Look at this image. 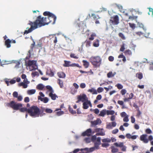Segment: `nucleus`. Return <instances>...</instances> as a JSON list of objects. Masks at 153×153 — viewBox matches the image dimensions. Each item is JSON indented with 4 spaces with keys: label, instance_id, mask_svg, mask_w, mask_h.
I'll use <instances>...</instances> for the list:
<instances>
[{
    "label": "nucleus",
    "instance_id": "obj_6",
    "mask_svg": "<svg viewBox=\"0 0 153 153\" xmlns=\"http://www.w3.org/2000/svg\"><path fill=\"white\" fill-rule=\"evenodd\" d=\"M147 135L146 134H143L140 137V139L144 143H146L149 142V141H151L153 139V136L151 135H149L148 139L147 138Z\"/></svg>",
    "mask_w": 153,
    "mask_h": 153
},
{
    "label": "nucleus",
    "instance_id": "obj_11",
    "mask_svg": "<svg viewBox=\"0 0 153 153\" xmlns=\"http://www.w3.org/2000/svg\"><path fill=\"white\" fill-rule=\"evenodd\" d=\"M83 108L84 109H87L89 107V106L90 107H92V105L90 100H88V99L85 102H83Z\"/></svg>",
    "mask_w": 153,
    "mask_h": 153
},
{
    "label": "nucleus",
    "instance_id": "obj_33",
    "mask_svg": "<svg viewBox=\"0 0 153 153\" xmlns=\"http://www.w3.org/2000/svg\"><path fill=\"white\" fill-rule=\"evenodd\" d=\"M36 91L35 89H31L27 91V94L30 95L33 94L35 93Z\"/></svg>",
    "mask_w": 153,
    "mask_h": 153
},
{
    "label": "nucleus",
    "instance_id": "obj_3",
    "mask_svg": "<svg viewBox=\"0 0 153 153\" xmlns=\"http://www.w3.org/2000/svg\"><path fill=\"white\" fill-rule=\"evenodd\" d=\"M100 140L101 138L100 137H98L96 141L94 142V147L90 148H85L84 149H81L80 151H82L83 150H85L88 152H91L96 149H99V145L101 144Z\"/></svg>",
    "mask_w": 153,
    "mask_h": 153
},
{
    "label": "nucleus",
    "instance_id": "obj_35",
    "mask_svg": "<svg viewBox=\"0 0 153 153\" xmlns=\"http://www.w3.org/2000/svg\"><path fill=\"white\" fill-rule=\"evenodd\" d=\"M64 64L63 65V66L64 67H69L70 66L71 64H70V62L67 61H64Z\"/></svg>",
    "mask_w": 153,
    "mask_h": 153
},
{
    "label": "nucleus",
    "instance_id": "obj_59",
    "mask_svg": "<svg viewBox=\"0 0 153 153\" xmlns=\"http://www.w3.org/2000/svg\"><path fill=\"white\" fill-rule=\"evenodd\" d=\"M80 87L82 88H85L86 87V85L85 83H81L80 85Z\"/></svg>",
    "mask_w": 153,
    "mask_h": 153
},
{
    "label": "nucleus",
    "instance_id": "obj_18",
    "mask_svg": "<svg viewBox=\"0 0 153 153\" xmlns=\"http://www.w3.org/2000/svg\"><path fill=\"white\" fill-rule=\"evenodd\" d=\"M45 111L46 113L51 114L52 113L53 110L50 108H43L42 111H41V112L42 113L43 111Z\"/></svg>",
    "mask_w": 153,
    "mask_h": 153
},
{
    "label": "nucleus",
    "instance_id": "obj_31",
    "mask_svg": "<svg viewBox=\"0 0 153 153\" xmlns=\"http://www.w3.org/2000/svg\"><path fill=\"white\" fill-rule=\"evenodd\" d=\"M56 18L55 19V21L54 22V18H52V19H50L49 20L46 22V23H47V25H48L49 23H51L52 24H54L55 23L56 20Z\"/></svg>",
    "mask_w": 153,
    "mask_h": 153
},
{
    "label": "nucleus",
    "instance_id": "obj_36",
    "mask_svg": "<svg viewBox=\"0 0 153 153\" xmlns=\"http://www.w3.org/2000/svg\"><path fill=\"white\" fill-rule=\"evenodd\" d=\"M96 36V35L95 33H92L90 37L88 38V40L92 41L94 39V37Z\"/></svg>",
    "mask_w": 153,
    "mask_h": 153
},
{
    "label": "nucleus",
    "instance_id": "obj_2",
    "mask_svg": "<svg viewBox=\"0 0 153 153\" xmlns=\"http://www.w3.org/2000/svg\"><path fill=\"white\" fill-rule=\"evenodd\" d=\"M41 112L39 108L36 106L33 105L28 109V113L31 117H39Z\"/></svg>",
    "mask_w": 153,
    "mask_h": 153
},
{
    "label": "nucleus",
    "instance_id": "obj_52",
    "mask_svg": "<svg viewBox=\"0 0 153 153\" xmlns=\"http://www.w3.org/2000/svg\"><path fill=\"white\" fill-rule=\"evenodd\" d=\"M103 91V88L102 87H99L97 88V91L98 93H100L102 92Z\"/></svg>",
    "mask_w": 153,
    "mask_h": 153
},
{
    "label": "nucleus",
    "instance_id": "obj_4",
    "mask_svg": "<svg viewBox=\"0 0 153 153\" xmlns=\"http://www.w3.org/2000/svg\"><path fill=\"white\" fill-rule=\"evenodd\" d=\"M90 61L94 67H99L101 64L102 59L99 56H92L90 58Z\"/></svg>",
    "mask_w": 153,
    "mask_h": 153
},
{
    "label": "nucleus",
    "instance_id": "obj_57",
    "mask_svg": "<svg viewBox=\"0 0 153 153\" xmlns=\"http://www.w3.org/2000/svg\"><path fill=\"white\" fill-rule=\"evenodd\" d=\"M124 44H123L121 46V48L120 49V51H124L125 49V48H124Z\"/></svg>",
    "mask_w": 153,
    "mask_h": 153
},
{
    "label": "nucleus",
    "instance_id": "obj_34",
    "mask_svg": "<svg viewBox=\"0 0 153 153\" xmlns=\"http://www.w3.org/2000/svg\"><path fill=\"white\" fill-rule=\"evenodd\" d=\"M106 114V110L104 109L100 111L99 116L101 117H104Z\"/></svg>",
    "mask_w": 153,
    "mask_h": 153
},
{
    "label": "nucleus",
    "instance_id": "obj_54",
    "mask_svg": "<svg viewBox=\"0 0 153 153\" xmlns=\"http://www.w3.org/2000/svg\"><path fill=\"white\" fill-rule=\"evenodd\" d=\"M38 75V73L37 71H35L34 72H33L31 73V75H32V77H35V76L37 75Z\"/></svg>",
    "mask_w": 153,
    "mask_h": 153
},
{
    "label": "nucleus",
    "instance_id": "obj_22",
    "mask_svg": "<svg viewBox=\"0 0 153 153\" xmlns=\"http://www.w3.org/2000/svg\"><path fill=\"white\" fill-rule=\"evenodd\" d=\"M101 123V121L100 119L98 118L96 120L91 122V124H100Z\"/></svg>",
    "mask_w": 153,
    "mask_h": 153
},
{
    "label": "nucleus",
    "instance_id": "obj_63",
    "mask_svg": "<svg viewBox=\"0 0 153 153\" xmlns=\"http://www.w3.org/2000/svg\"><path fill=\"white\" fill-rule=\"evenodd\" d=\"M93 111H94V112L96 114H98L99 112V110L97 108H96V109H93Z\"/></svg>",
    "mask_w": 153,
    "mask_h": 153
},
{
    "label": "nucleus",
    "instance_id": "obj_49",
    "mask_svg": "<svg viewBox=\"0 0 153 153\" xmlns=\"http://www.w3.org/2000/svg\"><path fill=\"white\" fill-rule=\"evenodd\" d=\"M119 19L118 16L115 15V25H117L119 23Z\"/></svg>",
    "mask_w": 153,
    "mask_h": 153
},
{
    "label": "nucleus",
    "instance_id": "obj_8",
    "mask_svg": "<svg viewBox=\"0 0 153 153\" xmlns=\"http://www.w3.org/2000/svg\"><path fill=\"white\" fill-rule=\"evenodd\" d=\"M28 66H32V70H35L38 67L36 65V61L34 60H29L27 63Z\"/></svg>",
    "mask_w": 153,
    "mask_h": 153
},
{
    "label": "nucleus",
    "instance_id": "obj_5",
    "mask_svg": "<svg viewBox=\"0 0 153 153\" xmlns=\"http://www.w3.org/2000/svg\"><path fill=\"white\" fill-rule=\"evenodd\" d=\"M9 106L15 110H18L22 107V105L21 103H16L14 101H12L8 104Z\"/></svg>",
    "mask_w": 153,
    "mask_h": 153
},
{
    "label": "nucleus",
    "instance_id": "obj_51",
    "mask_svg": "<svg viewBox=\"0 0 153 153\" xmlns=\"http://www.w3.org/2000/svg\"><path fill=\"white\" fill-rule=\"evenodd\" d=\"M126 92L127 91L125 89H123L121 90L120 93L122 95H124L126 93Z\"/></svg>",
    "mask_w": 153,
    "mask_h": 153
},
{
    "label": "nucleus",
    "instance_id": "obj_48",
    "mask_svg": "<svg viewBox=\"0 0 153 153\" xmlns=\"http://www.w3.org/2000/svg\"><path fill=\"white\" fill-rule=\"evenodd\" d=\"M117 88L119 89H121L123 88V86L121 84H118L115 85Z\"/></svg>",
    "mask_w": 153,
    "mask_h": 153
},
{
    "label": "nucleus",
    "instance_id": "obj_29",
    "mask_svg": "<svg viewBox=\"0 0 153 153\" xmlns=\"http://www.w3.org/2000/svg\"><path fill=\"white\" fill-rule=\"evenodd\" d=\"M88 91L92 93V94H97V91L94 88H92L91 89H89L88 90Z\"/></svg>",
    "mask_w": 153,
    "mask_h": 153
},
{
    "label": "nucleus",
    "instance_id": "obj_20",
    "mask_svg": "<svg viewBox=\"0 0 153 153\" xmlns=\"http://www.w3.org/2000/svg\"><path fill=\"white\" fill-rule=\"evenodd\" d=\"M53 92H50L49 95L52 100H55L56 99V97H58L55 94H53Z\"/></svg>",
    "mask_w": 153,
    "mask_h": 153
},
{
    "label": "nucleus",
    "instance_id": "obj_61",
    "mask_svg": "<svg viewBox=\"0 0 153 153\" xmlns=\"http://www.w3.org/2000/svg\"><path fill=\"white\" fill-rule=\"evenodd\" d=\"M35 44V42L34 41H33V43L30 46V49L31 51H33V48L34 47Z\"/></svg>",
    "mask_w": 153,
    "mask_h": 153
},
{
    "label": "nucleus",
    "instance_id": "obj_43",
    "mask_svg": "<svg viewBox=\"0 0 153 153\" xmlns=\"http://www.w3.org/2000/svg\"><path fill=\"white\" fill-rule=\"evenodd\" d=\"M28 109L26 108H22L19 109L20 111L22 112H27L28 113Z\"/></svg>",
    "mask_w": 153,
    "mask_h": 153
},
{
    "label": "nucleus",
    "instance_id": "obj_9",
    "mask_svg": "<svg viewBox=\"0 0 153 153\" xmlns=\"http://www.w3.org/2000/svg\"><path fill=\"white\" fill-rule=\"evenodd\" d=\"M77 99L78 100L76 102V103H78L80 101L83 102L88 99L86 95L84 94L78 95Z\"/></svg>",
    "mask_w": 153,
    "mask_h": 153
},
{
    "label": "nucleus",
    "instance_id": "obj_44",
    "mask_svg": "<svg viewBox=\"0 0 153 153\" xmlns=\"http://www.w3.org/2000/svg\"><path fill=\"white\" fill-rule=\"evenodd\" d=\"M70 66L71 67H79L80 68H82V66H79V65L76 63H73L71 64Z\"/></svg>",
    "mask_w": 153,
    "mask_h": 153
},
{
    "label": "nucleus",
    "instance_id": "obj_64",
    "mask_svg": "<svg viewBox=\"0 0 153 153\" xmlns=\"http://www.w3.org/2000/svg\"><path fill=\"white\" fill-rule=\"evenodd\" d=\"M30 101L29 98L28 97H26L24 99V102H29Z\"/></svg>",
    "mask_w": 153,
    "mask_h": 153
},
{
    "label": "nucleus",
    "instance_id": "obj_24",
    "mask_svg": "<svg viewBox=\"0 0 153 153\" xmlns=\"http://www.w3.org/2000/svg\"><path fill=\"white\" fill-rule=\"evenodd\" d=\"M5 82L7 84V86H9V83L10 82L11 84H14L16 82V81L15 80L12 79L10 80V81H8L7 80H5Z\"/></svg>",
    "mask_w": 153,
    "mask_h": 153
},
{
    "label": "nucleus",
    "instance_id": "obj_41",
    "mask_svg": "<svg viewBox=\"0 0 153 153\" xmlns=\"http://www.w3.org/2000/svg\"><path fill=\"white\" fill-rule=\"evenodd\" d=\"M58 83L60 87L61 88H62L63 87V84L62 81L60 79H58Z\"/></svg>",
    "mask_w": 153,
    "mask_h": 153
},
{
    "label": "nucleus",
    "instance_id": "obj_42",
    "mask_svg": "<svg viewBox=\"0 0 153 153\" xmlns=\"http://www.w3.org/2000/svg\"><path fill=\"white\" fill-rule=\"evenodd\" d=\"M46 88L49 90V91L50 92H53V90L52 88L50 85H47L46 86Z\"/></svg>",
    "mask_w": 153,
    "mask_h": 153
},
{
    "label": "nucleus",
    "instance_id": "obj_27",
    "mask_svg": "<svg viewBox=\"0 0 153 153\" xmlns=\"http://www.w3.org/2000/svg\"><path fill=\"white\" fill-rule=\"evenodd\" d=\"M136 111H137V112L136 115V117L137 118L139 119L140 118V117L141 116L142 114V112L140 111L139 109H137Z\"/></svg>",
    "mask_w": 153,
    "mask_h": 153
},
{
    "label": "nucleus",
    "instance_id": "obj_38",
    "mask_svg": "<svg viewBox=\"0 0 153 153\" xmlns=\"http://www.w3.org/2000/svg\"><path fill=\"white\" fill-rule=\"evenodd\" d=\"M118 58H122V60L124 62H125L126 61L125 57L123 54L119 55L118 56Z\"/></svg>",
    "mask_w": 153,
    "mask_h": 153
},
{
    "label": "nucleus",
    "instance_id": "obj_55",
    "mask_svg": "<svg viewBox=\"0 0 153 153\" xmlns=\"http://www.w3.org/2000/svg\"><path fill=\"white\" fill-rule=\"evenodd\" d=\"M69 111L72 114H74L76 113V111L74 110L72 108H69Z\"/></svg>",
    "mask_w": 153,
    "mask_h": 153
},
{
    "label": "nucleus",
    "instance_id": "obj_47",
    "mask_svg": "<svg viewBox=\"0 0 153 153\" xmlns=\"http://www.w3.org/2000/svg\"><path fill=\"white\" fill-rule=\"evenodd\" d=\"M70 56L71 58H74L75 59H78V57L77 56H76L75 54L73 53H71V54Z\"/></svg>",
    "mask_w": 153,
    "mask_h": 153
},
{
    "label": "nucleus",
    "instance_id": "obj_50",
    "mask_svg": "<svg viewBox=\"0 0 153 153\" xmlns=\"http://www.w3.org/2000/svg\"><path fill=\"white\" fill-rule=\"evenodd\" d=\"M128 24L130 26V27H131L132 29H134L135 28V24L133 23H129Z\"/></svg>",
    "mask_w": 153,
    "mask_h": 153
},
{
    "label": "nucleus",
    "instance_id": "obj_23",
    "mask_svg": "<svg viewBox=\"0 0 153 153\" xmlns=\"http://www.w3.org/2000/svg\"><path fill=\"white\" fill-rule=\"evenodd\" d=\"M111 140L112 142H114L115 140L114 138L112 137L111 138V140L107 138L102 139V141L103 143H108L110 142Z\"/></svg>",
    "mask_w": 153,
    "mask_h": 153
},
{
    "label": "nucleus",
    "instance_id": "obj_21",
    "mask_svg": "<svg viewBox=\"0 0 153 153\" xmlns=\"http://www.w3.org/2000/svg\"><path fill=\"white\" fill-rule=\"evenodd\" d=\"M11 40L9 39L6 40L5 42V45L7 48H9L11 47Z\"/></svg>",
    "mask_w": 153,
    "mask_h": 153
},
{
    "label": "nucleus",
    "instance_id": "obj_62",
    "mask_svg": "<svg viewBox=\"0 0 153 153\" xmlns=\"http://www.w3.org/2000/svg\"><path fill=\"white\" fill-rule=\"evenodd\" d=\"M146 133L148 134H150L152 133L151 130L149 128H147L146 130Z\"/></svg>",
    "mask_w": 153,
    "mask_h": 153
},
{
    "label": "nucleus",
    "instance_id": "obj_58",
    "mask_svg": "<svg viewBox=\"0 0 153 153\" xmlns=\"http://www.w3.org/2000/svg\"><path fill=\"white\" fill-rule=\"evenodd\" d=\"M64 114L63 111H59L56 112V115L58 116H59Z\"/></svg>",
    "mask_w": 153,
    "mask_h": 153
},
{
    "label": "nucleus",
    "instance_id": "obj_45",
    "mask_svg": "<svg viewBox=\"0 0 153 153\" xmlns=\"http://www.w3.org/2000/svg\"><path fill=\"white\" fill-rule=\"evenodd\" d=\"M136 76L139 79H141L143 78V75L141 73H137Z\"/></svg>",
    "mask_w": 153,
    "mask_h": 153
},
{
    "label": "nucleus",
    "instance_id": "obj_60",
    "mask_svg": "<svg viewBox=\"0 0 153 153\" xmlns=\"http://www.w3.org/2000/svg\"><path fill=\"white\" fill-rule=\"evenodd\" d=\"M13 95L14 97L17 98L18 96V93L16 91H14L13 93Z\"/></svg>",
    "mask_w": 153,
    "mask_h": 153
},
{
    "label": "nucleus",
    "instance_id": "obj_39",
    "mask_svg": "<svg viewBox=\"0 0 153 153\" xmlns=\"http://www.w3.org/2000/svg\"><path fill=\"white\" fill-rule=\"evenodd\" d=\"M86 43V46L87 47H88L91 46V41L88 39H87L85 42Z\"/></svg>",
    "mask_w": 153,
    "mask_h": 153
},
{
    "label": "nucleus",
    "instance_id": "obj_46",
    "mask_svg": "<svg viewBox=\"0 0 153 153\" xmlns=\"http://www.w3.org/2000/svg\"><path fill=\"white\" fill-rule=\"evenodd\" d=\"M116 6L120 11L121 12L123 11V7L122 6L118 4H117Z\"/></svg>",
    "mask_w": 153,
    "mask_h": 153
},
{
    "label": "nucleus",
    "instance_id": "obj_32",
    "mask_svg": "<svg viewBox=\"0 0 153 153\" xmlns=\"http://www.w3.org/2000/svg\"><path fill=\"white\" fill-rule=\"evenodd\" d=\"M44 88V86L42 84H39L36 86V88L40 90H42Z\"/></svg>",
    "mask_w": 153,
    "mask_h": 153
},
{
    "label": "nucleus",
    "instance_id": "obj_30",
    "mask_svg": "<svg viewBox=\"0 0 153 153\" xmlns=\"http://www.w3.org/2000/svg\"><path fill=\"white\" fill-rule=\"evenodd\" d=\"M58 75L59 78H64L65 77V74L63 72H59L57 73Z\"/></svg>",
    "mask_w": 153,
    "mask_h": 153
},
{
    "label": "nucleus",
    "instance_id": "obj_37",
    "mask_svg": "<svg viewBox=\"0 0 153 153\" xmlns=\"http://www.w3.org/2000/svg\"><path fill=\"white\" fill-rule=\"evenodd\" d=\"M114 113V111L106 110V113L107 115H113Z\"/></svg>",
    "mask_w": 153,
    "mask_h": 153
},
{
    "label": "nucleus",
    "instance_id": "obj_40",
    "mask_svg": "<svg viewBox=\"0 0 153 153\" xmlns=\"http://www.w3.org/2000/svg\"><path fill=\"white\" fill-rule=\"evenodd\" d=\"M123 143V142H120L119 143H115V146L121 148L122 147Z\"/></svg>",
    "mask_w": 153,
    "mask_h": 153
},
{
    "label": "nucleus",
    "instance_id": "obj_7",
    "mask_svg": "<svg viewBox=\"0 0 153 153\" xmlns=\"http://www.w3.org/2000/svg\"><path fill=\"white\" fill-rule=\"evenodd\" d=\"M43 14L44 16H48V17H44L45 19L47 22L49 20L52 19V18H54L53 19L54 22L55 21V20L56 18V16L52 13L48 11H45L44 12Z\"/></svg>",
    "mask_w": 153,
    "mask_h": 153
},
{
    "label": "nucleus",
    "instance_id": "obj_25",
    "mask_svg": "<svg viewBox=\"0 0 153 153\" xmlns=\"http://www.w3.org/2000/svg\"><path fill=\"white\" fill-rule=\"evenodd\" d=\"M82 62L83 63V65L86 68L88 67L89 65V63L87 61L85 60H83Z\"/></svg>",
    "mask_w": 153,
    "mask_h": 153
},
{
    "label": "nucleus",
    "instance_id": "obj_19",
    "mask_svg": "<svg viewBox=\"0 0 153 153\" xmlns=\"http://www.w3.org/2000/svg\"><path fill=\"white\" fill-rule=\"evenodd\" d=\"M109 23L112 28H114L113 25L114 26L115 25V16L111 17Z\"/></svg>",
    "mask_w": 153,
    "mask_h": 153
},
{
    "label": "nucleus",
    "instance_id": "obj_14",
    "mask_svg": "<svg viewBox=\"0 0 153 153\" xmlns=\"http://www.w3.org/2000/svg\"><path fill=\"white\" fill-rule=\"evenodd\" d=\"M103 128H96L95 129V131L96 132L100 131V132L96 134V135H101V136H104L105 135V134L104 133V131H103Z\"/></svg>",
    "mask_w": 153,
    "mask_h": 153
},
{
    "label": "nucleus",
    "instance_id": "obj_15",
    "mask_svg": "<svg viewBox=\"0 0 153 153\" xmlns=\"http://www.w3.org/2000/svg\"><path fill=\"white\" fill-rule=\"evenodd\" d=\"M91 16L93 17L94 19L96 21L95 23L96 24H98L100 23L99 21L98 20V19L100 18V17L98 15H95L94 14H91Z\"/></svg>",
    "mask_w": 153,
    "mask_h": 153
},
{
    "label": "nucleus",
    "instance_id": "obj_56",
    "mask_svg": "<svg viewBox=\"0 0 153 153\" xmlns=\"http://www.w3.org/2000/svg\"><path fill=\"white\" fill-rule=\"evenodd\" d=\"M114 76V75L112 74L111 72H109L107 74V77L108 78L112 77Z\"/></svg>",
    "mask_w": 153,
    "mask_h": 153
},
{
    "label": "nucleus",
    "instance_id": "obj_12",
    "mask_svg": "<svg viewBox=\"0 0 153 153\" xmlns=\"http://www.w3.org/2000/svg\"><path fill=\"white\" fill-rule=\"evenodd\" d=\"M96 139L97 140V137L95 135L92 136L91 137H86L85 138L84 140L86 143H89L91 141L94 143Z\"/></svg>",
    "mask_w": 153,
    "mask_h": 153
},
{
    "label": "nucleus",
    "instance_id": "obj_10",
    "mask_svg": "<svg viewBox=\"0 0 153 153\" xmlns=\"http://www.w3.org/2000/svg\"><path fill=\"white\" fill-rule=\"evenodd\" d=\"M30 83V82L27 80V79L26 78L24 79L23 82H21L18 84L19 86H22L23 88H27L28 86L27 85Z\"/></svg>",
    "mask_w": 153,
    "mask_h": 153
},
{
    "label": "nucleus",
    "instance_id": "obj_16",
    "mask_svg": "<svg viewBox=\"0 0 153 153\" xmlns=\"http://www.w3.org/2000/svg\"><path fill=\"white\" fill-rule=\"evenodd\" d=\"M38 100H40L41 101L45 103H47L48 102L49 100V99L47 97H45L42 98L40 96H38Z\"/></svg>",
    "mask_w": 153,
    "mask_h": 153
},
{
    "label": "nucleus",
    "instance_id": "obj_1",
    "mask_svg": "<svg viewBox=\"0 0 153 153\" xmlns=\"http://www.w3.org/2000/svg\"><path fill=\"white\" fill-rule=\"evenodd\" d=\"M47 21L45 19L44 17H42L41 16H38L33 22L29 21V24L30 25L31 27L28 30H25V31L24 34H27L38 27L47 25Z\"/></svg>",
    "mask_w": 153,
    "mask_h": 153
},
{
    "label": "nucleus",
    "instance_id": "obj_28",
    "mask_svg": "<svg viewBox=\"0 0 153 153\" xmlns=\"http://www.w3.org/2000/svg\"><path fill=\"white\" fill-rule=\"evenodd\" d=\"M93 45L96 47H98L99 46V41L98 39H97L94 41Z\"/></svg>",
    "mask_w": 153,
    "mask_h": 153
},
{
    "label": "nucleus",
    "instance_id": "obj_26",
    "mask_svg": "<svg viewBox=\"0 0 153 153\" xmlns=\"http://www.w3.org/2000/svg\"><path fill=\"white\" fill-rule=\"evenodd\" d=\"M124 53L125 55L126 56H131L132 54L131 51L129 49L126 50L124 52Z\"/></svg>",
    "mask_w": 153,
    "mask_h": 153
},
{
    "label": "nucleus",
    "instance_id": "obj_53",
    "mask_svg": "<svg viewBox=\"0 0 153 153\" xmlns=\"http://www.w3.org/2000/svg\"><path fill=\"white\" fill-rule=\"evenodd\" d=\"M119 36L122 39H125V38L124 35L122 33H119Z\"/></svg>",
    "mask_w": 153,
    "mask_h": 153
},
{
    "label": "nucleus",
    "instance_id": "obj_13",
    "mask_svg": "<svg viewBox=\"0 0 153 153\" xmlns=\"http://www.w3.org/2000/svg\"><path fill=\"white\" fill-rule=\"evenodd\" d=\"M94 131H93L92 132V131L91 129L90 128H89L86 131L83 132L82 134V135L83 136H87L88 137L90 136L91 134H93L94 133Z\"/></svg>",
    "mask_w": 153,
    "mask_h": 153
},
{
    "label": "nucleus",
    "instance_id": "obj_17",
    "mask_svg": "<svg viewBox=\"0 0 153 153\" xmlns=\"http://www.w3.org/2000/svg\"><path fill=\"white\" fill-rule=\"evenodd\" d=\"M46 74L51 77L53 76L54 75V73L51 69L47 70L46 72Z\"/></svg>",
    "mask_w": 153,
    "mask_h": 153
}]
</instances>
